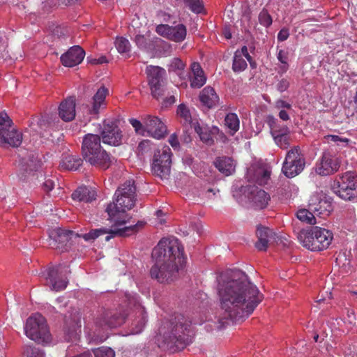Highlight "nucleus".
<instances>
[{
  "instance_id": "15",
  "label": "nucleus",
  "mask_w": 357,
  "mask_h": 357,
  "mask_svg": "<svg viewBox=\"0 0 357 357\" xmlns=\"http://www.w3.org/2000/svg\"><path fill=\"white\" fill-rule=\"evenodd\" d=\"M101 136L104 144L112 146H119L121 144V131L114 121H104Z\"/></svg>"
},
{
  "instance_id": "22",
  "label": "nucleus",
  "mask_w": 357,
  "mask_h": 357,
  "mask_svg": "<svg viewBox=\"0 0 357 357\" xmlns=\"http://www.w3.org/2000/svg\"><path fill=\"white\" fill-rule=\"evenodd\" d=\"M75 98L70 96L63 100L59 107V116L66 122L73 121L76 116Z\"/></svg>"
},
{
  "instance_id": "9",
  "label": "nucleus",
  "mask_w": 357,
  "mask_h": 357,
  "mask_svg": "<svg viewBox=\"0 0 357 357\" xmlns=\"http://www.w3.org/2000/svg\"><path fill=\"white\" fill-rule=\"evenodd\" d=\"M126 317L127 313L121 307L117 309L102 308L97 312L94 324L98 329L105 331L121 326L125 322Z\"/></svg>"
},
{
  "instance_id": "27",
  "label": "nucleus",
  "mask_w": 357,
  "mask_h": 357,
  "mask_svg": "<svg viewBox=\"0 0 357 357\" xmlns=\"http://www.w3.org/2000/svg\"><path fill=\"white\" fill-rule=\"evenodd\" d=\"M215 167L225 176L231 175L235 172L236 164L229 157H219L214 162Z\"/></svg>"
},
{
  "instance_id": "17",
  "label": "nucleus",
  "mask_w": 357,
  "mask_h": 357,
  "mask_svg": "<svg viewBox=\"0 0 357 357\" xmlns=\"http://www.w3.org/2000/svg\"><path fill=\"white\" fill-rule=\"evenodd\" d=\"M146 132L155 139H160L167 135L165 124L157 116H146L144 119Z\"/></svg>"
},
{
  "instance_id": "35",
  "label": "nucleus",
  "mask_w": 357,
  "mask_h": 357,
  "mask_svg": "<svg viewBox=\"0 0 357 357\" xmlns=\"http://www.w3.org/2000/svg\"><path fill=\"white\" fill-rule=\"evenodd\" d=\"M82 159L75 155H70L66 156L61 162V166L63 169L75 171L82 164Z\"/></svg>"
},
{
  "instance_id": "38",
  "label": "nucleus",
  "mask_w": 357,
  "mask_h": 357,
  "mask_svg": "<svg viewBox=\"0 0 357 357\" xmlns=\"http://www.w3.org/2000/svg\"><path fill=\"white\" fill-rule=\"evenodd\" d=\"M196 132L199 135L200 139L208 145L213 144L212 135L206 127L197 126L195 128Z\"/></svg>"
},
{
  "instance_id": "39",
  "label": "nucleus",
  "mask_w": 357,
  "mask_h": 357,
  "mask_svg": "<svg viewBox=\"0 0 357 357\" xmlns=\"http://www.w3.org/2000/svg\"><path fill=\"white\" fill-rule=\"evenodd\" d=\"M247 66V62L243 58L242 55L240 54L235 53L233 59L232 70L235 73H239L245 70Z\"/></svg>"
},
{
  "instance_id": "63",
  "label": "nucleus",
  "mask_w": 357,
  "mask_h": 357,
  "mask_svg": "<svg viewBox=\"0 0 357 357\" xmlns=\"http://www.w3.org/2000/svg\"><path fill=\"white\" fill-rule=\"evenodd\" d=\"M75 1V0H58L59 5L65 6L72 5Z\"/></svg>"
},
{
  "instance_id": "56",
  "label": "nucleus",
  "mask_w": 357,
  "mask_h": 357,
  "mask_svg": "<svg viewBox=\"0 0 357 357\" xmlns=\"http://www.w3.org/2000/svg\"><path fill=\"white\" fill-rule=\"evenodd\" d=\"M54 187V181L50 178L45 179L43 183V189L46 192L51 191Z\"/></svg>"
},
{
  "instance_id": "51",
  "label": "nucleus",
  "mask_w": 357,
  "mask_h": 357,
  "mask_svg": "<svg viewBox=\"0 0 357 357\" xmlns=\"http://www.w3.org/2000/svg\"><path fill=\"white\" fill-rule=\"evenodd\" d=\"M151 144H152V143L150 140H149V139L143 140L139 144L137 149L142 153H143L144 152H148L151 149Z\"/></svg>"
},
{
  "instance_id": "37",
  "label": "nucleus",
  "mask_w": 357,
  "mask_h": 357,
  "mask_svg": "<svg viewBox=\"0 0 357 357\" xmlns=\"http://www.w3.org/2000/svg\"><path fill=\"white\" fill-rule=\"evenodd\" d=\"M296 216L301 221L311 225H314L317 223L314 215L307 209L303 208L298 210Z\"/></svg>"
},
{
  "instance_id": "23",
  "label": "nucleus",
  "mask_w": 357,
  "mask_h": 357,
  "mask_svg": "<svg viewBox=\"0 0 357 357\" xmlns=\"http://www.w3.org/2000/svg\"><path fill=\"white\" fill-rule=\"evenodd\" d=\"M249 199L256 208L263 209L267 206L271 197L264 190L253 186L250 188Z\"/></svg>"
},
{
  "instance_id": "60",
  "label": "nucleus",
  "mask_w": 357,
  "mask_h": 357,
  "mask_svg": "<svg viewBox=\"0 0 357 357\" xmlns=\"http://www.w3.org/2000/svg\"><path fill=\"white\" fill-rule=\"evenodd\" d=\"M92 64H102L107 62L105 56H100L98 59H93L89 61Z\"/></svg>"
},
{
  "instance_id": "30",
  "label": "nucleus",
  "mask_w": 357,
  "mask_h": 357,
  "mask_svg": "<svg viewBox=\"0 0 357 357\" xmlns=\"http://www.w3.org/2000/svg\"><path fill=\"white\" fill-rule=\"evenodd\" d=\"M289 130L287 126H282L280 128V131L274 130L272 136L273 137L275 144L282 149H287L289 146V137L288 134Z\"/></svg>"
},
{
  "instance_id": "59",
  "label": "nucleus",
  "mask_w": 357,
  "mask_h": 357,
  "mask_svg": "<svg viewBox=\"0 0 357 357\" xmlns=\"http://www.w3.org/2000/svg\"><path fill=\"white\" fill-rule=\"evenodd\" d=\"M278 116L281 120L284 121L290 119L289 114L284 109L280 110Z\"/></svg>"
},
{
  "instance_id": "13",
  "label": "nucleus",
  "mask_w": 357,
  "mask_h": 357,
  "mask_svg": "<svg viewBox=\"0 0 357 357\" xmlns=\"http://www.w3.org/2000/svg\"><path fill=\"white\" fill-rule=\"evenodd\" d=\"M341 165L340 159L333 153L324 151L315 167L317 174L321 176H329L337 172Z\"/></svg>"
},
{
  "instance_id": "61",
  "label": "nucleus",
  "mask_w": 357,
  "mask_h": 357,
  "mask_svg": "<svg viewBox=\"0 0 357 357\" xmlns=\"http://www.w3.org/2000/svg\"><path fill=\"white\" fill-rule=\"evenodd\" d=\"M241 52L243 54V55L248 59V61H249L250 62H251V60H252V57L248 53V48L246 46H243L242 48H241Z\"/></svg>"
},
{
  "instance_id": "45",
  "label": "nucleus",
  "mask_w": 357,
  "mask_h": 357,
  "mask_svg": "<svg viewBox=\"0 0 357 357\" xmlns=\"http://www.w3.org/2000/svg\"><path fill=\"white\" fill-rule=\"evenodd\" d=\"M258 20L261 25L268 27L273 23L272 17L266 9H262L258 16Z\"/></svg>"
},
{
  "instance_id": "31",
  "label": "nucleus",
  "mask_w": 357,
  "mask_h": 357,
  "mask_svg": "<svg viewBox=\"0 0 357 357\" xmlns=\"http://www.w3.org/2000/svg\"><path fill=\"white\" fill-rule=\"evenodd\" d=\"M95 192L86 186L79 187L72 194L73 200L78 202H91L95 199Z\"/></svg>"
},
{
  "instance_id": "46",
  "label": "nucleus",
  "mask_w": 357,
  "mask_h": 357,
  "mask_svg": "<svg viewBox=\"0 0 357 357\" xmlns=\"http://www.w3.org/2000/svg\"><path fill=\"white\" fill-rule=\"evenodd\" d=\"M95 357H114V351L109 347H101L93 350Z\"/></svg>"
},
{
  "instance_id": "20",
  "label": "nucleus",
  "mask_w": 357,
  "mask_h": 357,
  "mask_svg": "<svg viewBox=\"0 0 357 357\" xmlns=\"http://www.w3.org/2000/svg\"><path fill=\"white\" fill-rule=\"evenodd\" d=\"M84 56V50L80 46L75 45L61 55V61L64 66L74 67L83 61Z\"/></svg>"
},
{
  "instance_id": "12",
  "label": "nucleus",
  "mask_w": 357,
  "mask_h": 357,
  "mask_svg": "<svg viewBox=\"0 0 357 357\" xmlns=\"http://www.w3.org/2000/svg\"><path fill=\"white\" fill-rule=\"evenodd\" d=\"M172 155L171 149L167 145H162L154 153L152 170L161 178H167L170 174Z\"/></svg>"
},
{
  "instance_id": "33",
  "label": "nucleus",
  "mask_w": 357,
  "mask_h": 357,
  "mask_svg": "<svg viewBox=\"0 0 357 357\" xmlns=\"http://www.w3.org/2000/svg\"><path fill=\"white\" fill-rule=\"evenodd\" d=\"M309 207L317 215H328L332 210L331 202L325 199H320L318 203L311 202Z\"/></svg>"
},
{
  "instance_id": "58",
  "label": "nucleus",
  "mask_w": 357,
  "mask_h": 357,
  "mask_svg": "<svg viewBox=\"0 0 357 357\" xmlns=\"http://www.w3.org/2000/svg\"><path fill=\"white\" fill-rule=\"evenodd\" d=\"M176 101L175 97L174 96H170L169 97L166 98L162 102V106L167 107L172 104H174Z\"/></svg>"
},
{
  "instance_id": "19",
  "label": "nucleus",
  "mask_w": 357,
  "mask_h": 357,
  "mask_svg": "<svg viewBox=\"0 0 357 357\" xmlns=\"http://www.w3.org/2000/svg\"><path fill=\"white\" fill-rule=\"evenodd\" d=\"M257 241L255 243L256 248L259 251H266L269 243L276 241L278 235L266 227L259 226L256 231Z\"/></svg>"
},
{
  "instance_id": "29",
  "label": "nucleus",
  "mask_w": 357,
  "mask_h": 357,
  "mask_svg": "<svg viewBox=\"0 0 357 357\" xmlns=\"http://www.w3.org/2000/svg\"><path fill=\"white\" fill-rule=\"evenodd\" d=\"M73 234L72 231L63 230L62 229H57L54 231L50 235L54 242V246L56 248H62L66 245L68 242L70 241V236Z\"/></svg>"
},
{
  "instance_id": "5",
  "label": "nucleus",
  "mask_w": 357,
  "mask_h": 357,
  "mask_svg": "<svg viewBox=\"0 0 357 357\" xmlns=\"http://www.w3.org/2000/svg\"><path fill=\"white\" fill-rule=\"evenodd\" d=\"M100 137L98 135H86L82 141V153L84 160L100 169H107L112 163V159L107 152L101 147Z\"/></svg>"
},
{
  "instance_id": "53",
  "label": "nucleus",
  "mask_w": 357,
  "mask_h": 357,
  "mask_svg": "<svg viewBox=\"0 0 357 357\" xmlns=\"http://www.w3.org/2000/svg\"><path fill=\"white\" fill-rule=\"evenodd\" d=\"M289 86V82L287 79L284 78L280 80L279 82L277 84V89L280 92L285 91L286 90H287Z\"/></svg>"
},
{
  "instance_id": "50",
  "label": "nucleus",
  "mask_w": 357,
  "mask_h": 357,
  "mask_svg": "<svg viewBox=\"0 0 357 357\" xmlns=\"http://www.w3.org/2000/svg\"><path fill=\"white\" fill-rule=\"evenodd\" d=\"M11 126H13V122L8 114L4 112L0 113V132Z\"/></svg>"
},
{
  "instance_id": "52",
  "label": "nucleus",
  "mask_w": 357,
  "mask_h": 357,
  "mask_svg": "<svg viewBox=\"0 0 357 357\" xmlns=\"http://www.w3.org/2000/svg\"><path fill=\"white\" fill-rule=\"evenodd\" d=\"M275 107L280 110L282 109H291V105L282 99L275 101Z\"/></svg>"
},
{
  "instance_id": "62",
  "label": "nucleus",
  "mask_w": 357,
  "mask_h": 357,
  "mask_svg": "<svg viewBox=\"0 0 357 357\" xmlns=\"http://www.w3.org/2000/svg\"><path fill=\"white\" fill-rule=\"evenodd\" d=\"M222 34L227 39H230L231 38V33L228 27H225L222 30Z\"/></svg>"
},
{
  "instance_id": "43",
  "label": "nucleus",
  "mask_w": 357,
  "mask_h": 357,
  "mask_svg": "<svg viewBox=\"0 0 357 357\" xmlns=\"http://www.w3.org/2000/svg\"><path fill=\"white\" fill-rule=\"evenodd\" d=\"M177 114L183 120L184 124H190L192 117L190 110L185 105L181 104L178 106Z\"/></svg>"
},
{
  "instance_id": "1",
  "label": "nucleus",
  "mask_w": 357,
  "mask_h": 357,
  "mask_svg": "<svg viewBox=\"0 0 357 357\" xmlns=\"http://www.w3.org/2000/svg\"><path fill=\"white\" fill-rule=\"evenodd\" d=\"M218 294L222 311V324L226 323L222 319L244 321L264 299V295L248 276L237 269L228 271L220 276Z\"/></svg>"
},
{
  "instance_id": "64",
  "label": "nucleus",
  "mask_w": 357,
  "mask_h": 357,
  "mask_svg": "<svg viewBox=\"0 0 357 357\" xmlns=\"http://www.w3.org/2000/svg\"><path fill=\"white\" fill-rule=\"evenodd\" d=\"M271 173L268 170H264L262 172V180L264 183L270 178Z\"/></svg>"
},
{
  "instance_id": "2",
  "label": "nucleus",
  "mask_w": 357,
  "mask_h": 357,
  "mask_svg": "<svg viewBox=\"0 0 357 357\" xmlns=\"http://www.w3.org/2000/svg\"><path fill=\"white\" fill-rule=\"evenodd\" d=\"M135 202L136 198L134 197H116L115 202L109 203L105 209L108 215L107 220L110 221L112 226L91 229L88 233L81 234L79 236L90 241L103 234H108L105 237V240L108 241L115 236H128L137 232L144 226L143 222L138 221L135 225L121 227L129 222L130 217L126 211L135 206Z\"/></svg>"
},
{
  "instance_id": "49",
  "label": "nucleus",
  "mask_w": 357,
  "mask_h": 357,
  "mask_svg": "<svg viewBox=\"0 0 357 357\" xmlns=\"http://www.w3.org/2000/svg\"><path fill=\"white\" fill-rule=\"evenodd\" d=\"M135 42L140 49L149 50L150 48L149 40L144 35H137L135 38Z\"/></svg>"
},
{
  "instance_id": "18",
  "label": "nucleus",
  "mask_w": 357,
  "mask_h": 357,
  "mask_svg": "<svg viewBox=\"0 0 357 357\" xmlns=\"http://www.w3.org/2000/svg\"><path fill=\"white\" fill-rule=\"evenodd\" d=\"M109 94V90L105 86H100L91 101V106L89 107V113L91 115L98 117L100 112L107 107L106 97Z\"/></svg>"
},
{
  "instance_id": "48",
  "label": "nucleus",
  "mask_w": 357,
  "mask_h": 357,
  "mask_svg": "<svg viewBox=\"0 0 357 357\" xmlns=\"http://www.w3.org/2000/svg\"><path fill=\"white\" fill-rule=\"evenodd\" d=\"M24 353L27 357H45V353L34 347L26 346Z\"/></svg>"
},
{
  "instance_id": "8",
  "label": "nucleus",
  "mask_w": 357,
  "mask_h": 357,
  "mask_svg": "<svg viewBox=\"0 0 357 357\" xmlns=\"http://www.w3.org/2000/svg\"><path fill=\"white\" fill-rule=\"evenodd\" d=\"M333 192L344 200L357 197V176L352 172L337 175L331 185Z\"/></svg>"
},
{
  "instance_id": "41",
  "label": "nucleus",
  "mask_w": 357,
  "mask_h": 357,
  "mask_svg": "<svg viewBox=\"0 0 357 357\" xmlns=\"http://www.w3.org/2000/svg\"><path fill=\"white\" fill-rule=\"evenodd\" d=\"M185 6L197 14L202 13L204 10V3L202 0H183Z\"/></svg>"
},
{
  "instance_id": "54",
  "label": "nucleus",
  "mask_w": 357,
  "mask_h": 357,
  "mask_svg": "<svg viewBox=\"0 0 357 357\" xmlns=\"http://www.w3.org/2000/svg\"><path fill=\"white\" fill-rule=\"evenodd\" d=\"M268 124L271 130V135L274 132V130L276 132L280 131V128L281 127L278 126L277 125V119H275L273 116H268Z\"/></svg>"
},
{
  "instance_id": "40",
  "label": "nucleus",
  "mask_w": 357,
  "mask_h": 357,
  "mask_svg": "<svg viewBox=\"0 0 357 357\" xmlns=\"http://www.w3.org/2000/svg\"><path fill=\"white\" fill-rule=\"evenodd\" d=\"M289 53L284 50H280L277 54V59L282 64L280 66L279 73H284L289 68L288 64Z\"/></svg>"
},
{
  "instance_id": "47",
  "label": "nucleus",
  "mask_w": 357,
  "mask_h": 357,
  "mask_svg": "<svg viewBox=\"0 0 357 357\" xmlns=\"http://www.w3.org/2000/svg\"><path fill=\"white\" fill-rule=\"evenodd\" d=\"M129 123L132 125V126L134 128L135 132L139 135H145L146 132V128L145 124L139 121V120L136 119H130L128 120Z\"/></svg>"
},
{
  "instance_id": "16",
  "label": "nucleus",
  "mask_w": 357,
  "mask_h": 357,
  "mask_svg": "<svg viewBox=\"0 0 357 357\" xmlns=\"http://www.w3.org/2000/svg\"><path fill=\"white\" fill-rule=\"evenodd\" d=\"M156 32L172 41L181 42L186 36V27L182 24L172 26L168 24H159L156 26Z\"/></svg>"
},
{
  "instance_id": "26",
  "label": "nucleus",
  "mask_w": 357,
  "mask_h": 357,
  "mask_svg": "<svg viewBox=\"0 0 357 357\" xmlns=\"http://www.w3.org/2000/svg\"><path fill=\"white\" fill-rule=\"evenodd\" d=\"M191 70L192 76L190 78V86L195 89L201 88L206 83V77L200 64L197 62L192 63L191 64Z\"/></svg>"
},
{
  "instance_id": "24",
  "label": "nucleus",
  "mask_w": 357,
  "mask_h": 357,
  "mask_svg": "<svg viewBox=\"0 0 357 357\" xmlns=\"http://www.w3.org/2000/svg\"><path fill=\"white\" fill-rule=\"evenodd\" d=\"M135 318L132 320L131 333L138 334L142 331L147 321V315L144 307L137 303L135 305Z\"/></svg>"
},
{
  "instance_id": "3",
  "label": "nucleus",
  "mask_w": 357,
  "mask_h": 357,
  "mask_svg": "<svg viewBox=\"0 0 357 357\" xmlns=\"http://www.w3.org/2000/svg\"><path fill=\"white\" fill-rule=\"evenodd\" d=\"M151 255L155 260L150 270L152 278L160 283H169L178 278L185 258L183 247L177 238H162Z\"/></svg>"
},
{
  "instance_id": "25",
  "label": "nucleus",
  "mask_w": 357,
  "mask_h": 357,
  "mask_svg": "<svg viewBox=\"0 0 357 357\" xmlns=\"http://www.w3.org/2000/svg\"><path fill=\"white\" fill-rule=\"evenodd\" d=\"M199 100L204 105L209 109L217 106L219 102L218 96L214 89L211 86H206L202 89L199 94Z\"/></svg>"
},
{
  "instance_id": "34",
  "label": "nucleus",
  "mask_w": 357,
  "mask_h": 357,
  "mask_svg": "<svg viewBox=\"0 0 357 357\" xmlns=\"http://www.w3.org/2000/svg\"><path fill=\"white\" fill-rule=\"evenodd\" d=\"M186 64L179 58H174L171 60L168 70L176 73L181 79H185L188 73L185 71Z\"/></svg>"
},
{
  "instance_id": "7",
  "label": "nucleus",
  "mask_w": 357,
  "mask_h": 357,
  "mask_svg": "<svg viewBox=\"0 0 357 357\" xmlns=\"http://www.w3.org/2000/svg\"><path fill=\"white\" fill-rule=\"evenodd\" d=\"M25 335L31 340L47 344L52 340L46 319L40 314L36 313L29 317L24 326Z\"/></svg>"
},
{
  "instance_id": "57",
  "label": "nucleus",
  "mask_w": 357,
  "mask_h": 357,
  "mask_svg": "<svg viewBox=\"0 0 357 357\" xmlns=\"http://www.w3.org/2000/svg\"><path fill=\"white\" fill-rule=\"evenodd\" d=\"M169 142L173 148H177L179 146L178 137L175 133L170 135Z\"/></svg>"
},
{
  "instance_id": "36",
  "label": "nucleus",
  "mask_w": 357,
  "mask_h": 357,
  "mask_svg": "<svg viewBox=\"0 0 357 357\" xmlns=\"http://www.w3.org/2000/svg\"><path fill=\"white\" fill-rule=\"evenodd\" d=\"M225 126L230 130V134L234 135L239 130L240 121L236 114L229 113L225 118Z\"/></svg>"
},
{
  "instance_id": "10",
  "label": "nucleus",
  "mask_w": 357,
  "mask_h": 357,
  "mask_svg": "<svg viewBox=\"0 0 357 357\" xmlns=\"http://www.w3.org/2000/svg\"><path fill=\"white\" fill-rule=\"evenodd\" d=\"M68 270L61 266L48 268L42 273L41 278L45 280V284L52 291H60L64 290L68 284Z\"/></svg>"
},
{
  "instance_id": "14",
  "label": "nucleus",
  "mask_w": 357,
  "mask_h": 357,
  "mask_svg": "<svg viewBox=\"0 0 357 357\" xmlns=\"http://www.w3.org/2000/svg\"><path fill=\"white\" fill-rule=\"evenodd\" d=\"M146 73L151 94L154 98L158 99L163 92V79L165 70L158 66H149L146 67Z\"/></svg>"
},
{
  "instance_id": "42",
  "label": "nucleus",
  "mask_w": 357,
  "mask_h": 357,
  "mask_svg": "<svg viewBox=\"0 0 357 357\" xmlns=\"http://www.w3.org/2000/svg\"><path fill=\"white\" fill-rule=\"evenodd\" d=\"M115 46L117 51L121 54L128 53L130 51V43L128 39L123 37L116 38Z\"/></svg>"
},
{
  "instance_id": "21",
  "label": "nucleus",
  "mask_w": 357,
  "mask_h": 357,
  "mask_svg": "<svg viewBox=\"0 0 357 357\" xmlns=\"http://www.w3.org/2000/svg\"><path fill=\"white\" fill-rule=\"evenodd\" d=\"M22 142V134L13 126L0 132V146L18 147Z\"/></svg>"
},
{
  "instance_id": "44",
  "label": "nucleus",
  "mask_w": 357,
  "mask_h": 357,
  "mask_svg": "<svg viewBox=\"0 0 357 357\" xmlns=\"http://www.w3.org/2000/svg\"><path fill=\"white\" fill-rule=\"evenodd\" d=\"M325 142L330 144L331 142H334L337 146H341L342 144H344L342 146L346 147L348 146L350 139L346 137H341L338 135H328L324 136Z\"/></svg>"
},
{
  "instance_id": "32",
  "label": "nucleus",
  "mask_w": 357,
  "mask_h": 357,
  "mask_svg": "<svg viewBox=\"0 0 357 357\" xmlns=\"http://www.w3.org/2000/svg\"><path fill=\"white\" fill-rule=\"evenodd\" d=\"M115 197L126 196L134 197L136 198V186L135 181L129 179L122 183L116 190Z\"/></svg>"
},
{
  "instance_id": "11",
  "label": "nucleus",
  "mask_w": 357,
  "mask_h": 357,
  "mask_svg": "<svg viewBox=\"0 0 357 357\" xmlns=\"http://www.w3.org/2000/svg\"><path fill=\"white\" fill-rule=\"evenodd\" d=\"M305 165L304 155L300 147L296 146L287 153L282 170L287 177L293 178L303 170Z\"/></svg>"
},
{
  "instance_id": "6",
  "label": "nucleus",
  "mask_w": 357,
  "mask_h": 357,
  "mask_svg": "<svg viewBox=\"0 0 357 357\" xmlns=\"http://www.w3.org/2000/svg\"><path fill=\"white\" fill-rule=\"evenodd\" d=\"M297 238L300 243L306 249L319 252L328 248L333 239V234L327 229L319 226H310L299 231Z\"/></svg>"
},
{
  "instance_id": "55",
  "label": "nucleus",
  "mask_w": 357,
  "mask_h": 357,
  "mask_svg": "<svg viewBox=\"0 0 357 357\" xmlns=\"http://www.w3.org/2000/svg\"><path fill=\"white\" fill-rule=\"evenodd\" d=\"M289 36V32L287 29L283 28L282 29L279 33H278V40L280 42H283L287 40Z\"/></svg>"
},
{
  "instance_id": "4",
  "label": "nucleus",
  "mask_w": 357,
  "mask_h": 357,
  "mask_svg": "<svg viewBox=\"0 0 357 357\" xmlns=\"http://www.w3.org/2000/svg\"><path fill=\"white\" fill-rule=\"evenodd\" d=\"M191 321L183 314L164 319L158 328L157 340L163 347L173 351L181 350L190 342Z\"/></svg>"
},
{
  "instance_id": "28",
  "label": "nucleus",
  "mask_w": 357,
  "mask_h": 357,
  "mask_svg": "<svg viewBox=\"0 0 357 357\" xmlns=\"http://www.w3.org/2000/svg\"><path fill=\"white\" fill-rule=\"evenodd\" d=\"M38 165L33 160H26L23 159L20 164L18 170V177L20 180L24 181L30 176L33 175L34 172L37 170Z\"/></svg>"
}]
</instances>
